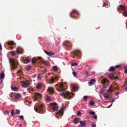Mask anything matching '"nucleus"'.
Instances as JSON below:
<instances>
[{"label":"nucleus","mask_w":127,"mask_h":127,"mask_svg":"<svg viewBox=\"0 0 127 127\" xmlns=\"http://www.w3.org/2000/svg\"><path fill=\"white\" fill-rule=\"evenodd\" d=\"M0 49L1 50H2V47L1 46V45L0 44Z\"/></svg>","instance_id":"obj_53"},{"label":"nucleus","mask_w":127,"mask_h":127,"mask_svg":"<svg viewBox=\"0 0 127 127\" xmlns=\"http://www.w3.org/2000/svg\"><path fill=\"white\" fill-rule=\"evenodd\" d=\"M32 67L31 66H28L26 68V70H28L30 69Z\"/></svg>","instance_id":"obj_26"},{"label":"nucleus","mask_w":127,"mask_h":127,"mask_svg":"<svg viewBox=\"0 0 127 127\" xmlns=\"http://www.w3.org/2000/svg\"><path fill=\"white\" fill-rule=\"evenodd\" d=\"M103 96L105 98H109V96L108 95L106 94H103Z\"/></svg>","instance_id":"obj_24"},{"label":"nucleus","mask_w":127,"mask_h":127,"mask_svg":"<svg viewBox=\"0 0 127 127\" xmlns=\"http://www.w3.org/2000/svg\"><path fill=\"white\" fill-rule=\"evenodd\" d=\"M79 14V13L78 11H77L76 10H73L70 13V16L71 17H72L74 18L75 19H76V18L75 17V15H74L73 16H72V14Z\"/></svg>","instance_id":"obj_2"},{"label":"nucleus","mask_w":127,"mask_h":127,"mask_svg":"<svg viewBox=\"0 0 127 127\" xmlns=\"http://www.w3.org/2000/svg\"><path fill=\"white\" fill-rule=\"evenodd\" d=\"M115 98H114L111 101H110L111 102H113L115 100Z\"/></svg>","instance_id":"obj_49"},{"label":"nucleus","mask_w":127,"mask_h":127,"mask_svg":"<svg viewBox=\"0 0 127 127\" xmlns=\"http://www.w3.org/2000/svg\"><path fill=\"white\" fill-rule=\"evenodd\" d=\"M9 61L12 63L13 66H14L15 67H16V65L18 63L14 59H9Z\"/></svg>","instance_id":"obj_5"},{"label":"nucleus","mask_w":127,"mask_h":127,"mask_svg":"<svg viewBox=\"0 0 127 127\" xmlns=\"http://www.w3.org/2000/svg\"><path fill=\"white\" fill-rule=\"evenodd\" d=\"M72 73L73 75H74V76L75 77H76V72L74 71H73L72 72Z\"/></svg>","instance_id":"obj_34"},{"label":"nucleus","mask_w":127,"mask_h":127,"mask_svg":"<svg viewBox=\"0 0 127 127\" xmlns=\"http://www.w3.org/2000/svg\"><path fill=\"white\" fill-rule=\"evenodd\" d=\"M43 106L42 105L36 106L34 108V109L35 111L38 112L42 109Z\"/></svg>","instance_id":"obj_1"},{"label":"nucleus","mask_w":127,"mask_h":127,"mask_svg":"<svg viewBox=\"0 0 127 127\" xmlns=\"http://www.w3.org/2000/svg\"><path fill=\"white\" fill-rule=\"evenodd\" d=\"M14 109L12 110L11 112V114L12 116H14Z\"/></svg>","instance_id":"obj_30"},{"label":"nucleus","mask_w":127,"mask_h":127,"mask_svg":"<svg viewBox=\"0 0 127 127\" xmlns=\"http://www.w3.org/2000/svg\"><path fill=\"white\" fill-rule=\"evenodd\" d=\"M110 70L111 71H113L115 70V67L113 66H111L109 68Z\"/></svg>","instance_id":"obj_19"},{"label":"nucleus","mask_w":127,"mask_h":127,"mask_svg":"<svg viewBox=\"0 0 127 127\" xmlns=\"http://www.w3.org/2000/svg\"><path fill=\"white\" fill-rule=\"evenodd\" d=\"M19 118L21 120H23L24 119V117L23 116L21 115L19 117Z\"/></svg>","instance_id":"obj_29"},{"label":"nucleus","mask_w":127,"mask_h":127,"mask_svg":"<svg viewBox=\"0 0 127 127\" xmlns=\"http://www.w3.org/2000/svg\"><path fill=\"white\" fill-rule=\"evenodd\" d=\"M15 52L14 51H12L11 52V54L13 56H14L15 55Z\"/></svg>","instance_id":"obj_44"},{"label":"nucleus","mask_w":127,"mask_h":127,"mask_svg":"<svg viewBox=\"0 0 127 127\" xmlns=\"http://www.w3.org/2000/svg\"><path fill=\"white\" fill-rule=\"evenodd\" d=\"M119 65H116L115 66V67H119Z\"/></svg>","instance_id":"obj_57"},{"label":"nucleus","mask_w":127,"mask_h":127,"mask_svg":"<svg viewBox=\"0 0 127 127\" xmlns=\"http://www.w3.org/2000/svg\"><path fill=\"white\" fill-rule=\"evenodd\" d=\"M80 123L81 125V126H82V127L83 126H85L86 125L85 122L80 121Z\"/></svg>","instance_id":"obj_13"},{"label":"nucleus","mask_w":127,"mask_h":127,"mask_svg":"<svg viewBox=\"0 0 127 127\" xmlns=\"http://www.w3.org/2000/svg\"><path fill=\"white\" fill-rule=\"evenodd\" d=\"M3 113L4 114H9V112L7 111H6L4 112Z\"/></svg>","instance_id":"obj_40"},{"label":"nucleus","mask_w":127,"mask_h":127,"mask_svg":"<svg viewBox=\"0 0 127 127\" xmlns=\"http://www.w3.org/2000/svg\"><path fill=\"white\" fill-rule=\"evenodd\" d=\"M57 79V78L56 77H52L50 80V83L51 84L54 82V80Z\"/></svg>","instance_id":"obj_14"},{"label":"nucleus","mask_w":127,"mask_h":127,"mask_svg":"<svg viewBox=\"0 0 127 127\" xmlns=\"http://www.w3.org/2000/svg\"><path fill=\"white\" fill-rule=\"evenodd\" d=\"M112 103L111 105L107 107V108H109L111 107L112 105Z\"/></svg>","instance_id":"obj_52"},{"label":"nucleus","mask_w":127,"mask_h":127,"mask_svg":"<svg viewBox=\"0 0 127 127\" xmlns=\"http://www.w3.org/2000/svg\"><path fill=\"white\" fill-rule=\"evenodd\" d=\"M48 91L51 94H52L54 93V90L53 88L50 87L48 88Z\"/></svg>","instance_id":"obj_7"},{"label":"nucleus","mask_w":127,"mask_h":127,"mask_svg":"<svg viewBox=\"0 0 127 127\" xmlns=\"http://www.w3.org/2000/svg\"><path fill=\"white\" fill-rule=\"evenodd\" d=\"M35 76H36V75L34 74V75H33L32 76L34 77H35Z\"/></svg>","instance_id":"obj_62"},{"label":"nucleus","mask_w":127,"mask_h":127,"mask_svg":"<svg viewBox=\"0 0 127 127\" xmlns=\"http://www.w3.org/2000/svg\"><path fill=\"white\" fill-rule=\"evenodd\" d=\"M124 72L125 73H127V68L125 69Z\"/></svg>","instance_id":"obj_54"},{"label":"nucleus","mask_w":127,"mask_h":127,"mask_svg":"<svg viewBox=\"0 0 127 127\" xmlns=\"http://www.w3.org/2000/svg\"><path fill=\"white\" fill-rule=\"evenodd\" d=\"M53 69L54 71H56L57 70L58 68L57 67L55 66L53 67Z\"/></svg>","instance_id":"obj_25"},{"label":"nucleus","mask_w":127,"mask_h":127,"mask_svg":"<svg viewBox=\"0 0 127 127\" xmlns=\"http://www.w3.org/2000/svg\"><path fill=\"white\" fill-rule=\"evenodd\" d=\"M41 57H38V59H41Z\"/></svg>","instance_id":"obj_61"},{"label":"nucleus","mask_w":127,"mask_h":127,"mask_svg":"<svg viewBox=\"0 0 127 127\" xmlns=\"http://www.w3.org/2000/svg\"><path fill=\"white\" fill-rule=\"evenodd\" d=\"M13 95V93H10L9 94V96L10 97H12Z\"/></svg>","instance_id":"obj_46"},{"label":"nucleus","mask_w":127,"mask_h":127,"mask_svg":"<svg viewBox=\"0 0 127 127\" xmlns=\"http://www.w3.org/2000/svg\"><path fill=\"white\" fill-rule=\"evenodd\" d=\"M76 127H82V126L80 125L78 126H77Z\"/></svg>","instance_id":"obj_60"},{"label":"nucleus","mask_w":127,"mask_h":127,"mask_svg":"<svg viewBox=\"0 0 127 127\" xmlns=\"http://www.w3.org/2000/svg\"><path fill=\"white\" fill-rule=\"evenodd\" d=\"M11 90L14 91H16L17 90V88L16 87H13L11 86Z\"/></svg>","instance_id":"obj_16"},{"label":"nucleus","mask_w":127,"mask_h":127,"mask_svg":"<svg viewBox=\"0 0 127 127\" xmlns=\"http://www.w3.org/2000/svg\"><path fill=\"white\" fill-rule=\"evenodd\" d=\"M126 91H127V86L126 87Z\"/></svg>","instance_id":"obj_64"},{"label":"nucleus","mask_w":127,"mask_h":127,"mask_svg":"<svg viewBox=\"0 0 127 127\" xmlns=\"http://www.w3.org/2000/svg\"><path fill=\"white\" fill-rule=\"evenodd\" d=\"M74 121L75 122L78 123V120L77 118H75L74 120Z\"/></svg>","instance_id":"obj_39"},{"label":"nucleus","mask_w":127,"mask_h":127,"mask_svg":"<svg viewBox=\"0 0 127 127\" xmlns=\"http://www.w3.org/2000/svg\"><path fill=\"white\" fill-rule=\"evenodd\" d=\"M22 86L23 87H25L28 85H29V81L28 80H26L25 82H24L21 81Z\"/></svg>","instance_id":"obj_3"},{"label":"nucleus","mask_w":127,"mask_h":127,"mask_svg":"<svg viewBox=\"0 0 127 127\" xmlns=\"http://www.w3.org/2000/svg\"><path fill=\"white\" fill-rule=\"evenodd\" d=\"M52 108L53 110L55 111L57 110L58 109V107L56 106H53Z\"/></svg>","instance_id":"obj_15"},{"label":"nucleus","mask_w":127,"mask_h":127,"mask_svg":"<svg viewBox=\"0 0 127 127\" xmlns=\"http://www.w3.org/2000/svg\"><path fill=\"white\" fill-rule=\"evenodd\" d=\"M85 73L86 75L87 76V77L89 76L88 73L87 71H86L85 72Z\"/></svg>","instance_id":"obj_47"},{"label":"nucleus","mask_w":127,"mask_h":127,"mask_svg":"<svg viewBox=\"0 0 127 127\" xmlns=\"http://www.w3.org/2000/svg\"><path fill=\"white\" fill-rule=\"evenodd\" d=\"M90 114H91V115H94L95 114V112L93 111H91L90 112Z\"/></svg>","instance_id":"obj_35"},{"label":"nucleus","mask_w":127,"mask_h":127,"mask_svg":"<svg viewBox=\"0 0 127 127\" xmlns=\"http://www.w3.org/2000/svg\"><path fill=\"white\" fill-rule=\"evenodd\" d=\"M69 92H67L65 93L63 92L61 93L59 95L61 96L64 95L65 97H66V96L69 95Z\"/></svg>","instance_id":"obj_8"},{"label":"nucleus","mask_w":127,"mask_h":127,"mask_svg":"<svg viewBox=\"0 0 127 127\" xmlns=\"http://www.w3.org/2000/svg\"><path fill=\"white\" fill-rule=\"evenodd\" d=\"M36 60V59L34 58H33V59H32V63H34L35 62V61Z\"/></svg>","instance_id":"obj_32"},{"label":"nucleus","mask_w":127,"mask_h":127,"mask_svg":"<svg viewBox=\"0 0 127 127\" xmlns=\"http://www.w3.org/2000/svg\"><path fill=\"white\" fill-rule=\"evenodd\" d=\"M77 87H75V86H73V87H72V88H73V89L74 90H75L77 89Z\"/></svg>","instance_id":"obj_45"},{"label":"nucleus","mask_w":127,"mask_h":127,"mask_svg":"<svg viewBox=\"0 0 127 127\" xmlns=\"http://www.w3.org/2000/svg\"><path fill=\"white\" fill-rule=\"evenodd\" d=\"M63 45L64 47H65L67 46V44L65 42H64L63 44Z\"/></svg>","instance_id":"obj_42"},{"label":"nucleus","mask_w":127,"mask_h":127,"mask_svg":"<svg viewBox=\"0 0 127 127\" xmlns=\"http://www.w3.org/2000/svg\"><path fill=\"white\" fill-rule=\"evenodd\" d=\"M81 53V51L79 50H74L72 52V53L75 55L80 54Z\"/></svg>","instance_id":"obj_6"},{"label":"nucleus","mask_w":127,"mask_h":127,"mask_svg":"<svg viewBox=\"0 0 127 127\" xmlns=\"http://www.w3.org/2000/svg\"><path fill=\"white\" fill-rule=\"evenodd\" d=\"M83 98H84V101H87V99L88 98V97L86 95H84V96Z\"/></svg>","instance_id":"obj_27"},{"label":"nucleus","mask_w":127,"mask_h":127,"mask_svg":"<svg viewBox=\"0 0 127 127\" xmlns=\"http://www.w3.org/2000/svg\"><path fill=\"white\" fill-rule=\"evenodd\" d=\"M77 122H74V124H77Z\"/></svg>","instance_id":"obj_63"},{"label":"nucleus","mask_w":127,"mask_h":127,"mask_svg":"<svg viewBox=\"0 0 127 127\" xmlns=\"http://www.w3.org/2000/svg\"><path fill=\"white\" fill-rule=\"evenodd\" d=\"M43 64L44 65H46V62L45 61H44L43 62Z\"/></svg>","instance_id":"obj_55"},{"label":"nucleus","mask_w":127,"mask_h":127,"mask_svg":"<svg viewBox=\"0 0 127 127\" xmlns=\"http://www.w3.org/2000/svg\"><path fill=\"white\" fill-rule=\"evenodd\" d=\"M64 90V89L63 88H61V91H63Z\"/></svg>","instance_id":"obj_58"},{"label":"nucleus","mask_w":127,"mask_h":127,"mask_svg":"<svg viewBox=\"0 0 127 127\" xmlns=\"http://www.w3.org/2000/svg\"><path fill=\"white\" fill-rule=\"evenodd\" d=\"M92 118L95 119H97V116L96 115H94L92 116Z\"/></svg>","instance_id":"obj_33"},{"label":"nucleus","mask_w":127,"mask_h":127,"mask_svg":"<svg viewBox=\"0 0 127 127\" xmlns=\"http://www.w3.org/2000/svg\"><path fill=\"white\" fill-rule=\"evenodd\" d=\"M30 88H28L27 89V90L28 91H29L30 90Z\"/></svg>","instance_id":"obj_59"},{"label":"nucleus","mask_w":127,"mask_h":127,"mask_svg":"<svg viewBox=\"0 0 127 127\" xmlns=\"http://www.w3.org/2000/svg\"><path fill=\"white\" fill-rule=\"evenodd\" d=\"M123 15L125 17L127 16V12L125 11H124L123 13Z\"/></svg>","instance_id":"obj_23"},{"label":"nucleus","mask_w":127,"mask_h":127,"mask_svg":"<svg viewBox=\"0 0 127 127\" xmlns=\"http://www.w3.org/2000/svg\"><path fill=\"white\" fill-rule=\"evenodd\" d=\"M62 109H61L60 111H58L57 114L60 115H63L64 114V111L63 109L65 108V107L64 106H62L61 107Z\"/></svg>","instance_id":"obj_4"},{"label":"nucleus","mask_w":127,"mask_h":127,"mask_svg":"<svg viewBox=\"0 0 127 127\" xmlns=\"http://www.w3.org/2000/svg\"><path fill=\"white\" fill-rule=\"evenodd\" d=\"M94 103L93 101H91L90 102L89 104L90 105H93L94 104Z\"/></svg>","instance_id":"obj_28"},{"label":"nucleus","mask_w":127,"mask_h":127,"mask_svg":"<svg viewBox=\"0 0 127 127\" xmlns=\"http://www.w3.org/2000/svg\"><path fill=\"white\" fill-rule=\"evenodd\" d=\"M56 103L55 102H54L53 103H50L51 105L53 106H56Z\"/></svg>","instance_id":"obj_36"},{"label":"nucleus","mask_w":127,"mask_h":127,"mask_svg":"<svg viewBox=\"0 0 127 127\" xmlns=\"http://www.w3.org/2000/svg\"><path fill=\"white\" fill-rule=\"evenodd\" d=\"M20 112V111L19 110L17 109L16 110L15 114H19Z\"/></svg>","instance_id":"obj_21"},{"label":"nucleus","mask_w":127,"mask_h":127,"mask_svg":"<svg viewBox=\"0 0 127 127\" xmlns=\"http://www.w3.org/2000/svg\"><path fill=\"white\" fill-rule=\"evenodd\" d=\"M14 43L13 42L10 41L9 42L8 44L10 45H12L14 44Z\"/></svg>","instance_id":"obj_43"},{"label":"nucleus","mask_w":127,"mask_h":127,"mask_svg":"<svg viewBox=\"0 0 127 127\" xmlns=\"http://www.w3.org/2000/svg\"><path fill=\"white\" fill-rule=\"evenodd\" d=\"M41 86V84L40 83H38L37 84V85L36 86V88L37 89H39Z\"/></svg>","instance_id":"obj_12"},{"label":"nucleus","mask_w":127,"mask_h":127,"mask_svg":"<svg viewBox=\"0 0 127 127\" xmlns=\"http://www.w3.org/2000/svg\"><path fill=\"white\" fill-rule=\"evenodd\" d=\"M78 65V64L76 63L71 64V65L72 66H77Z\"/></svg>","instance_id":"obj_20"},{"label":"nucleus","mask_w":127,"mask_h":127,"mask_svg":"<svg viewBox=\"0 0 127 127\" xmlns=\"http://www.w3.org/2000/svg\"><path fill=\"white\" fill-rule=\"evenodd\" d=\"M77 114L78 116H80L81 115V113L80 111H79L77 112Z\"/></svg>","instance_id":"obj_38"},{"label":"nucleus","mask_w":127,"mask_h":127,"mask_svg":"<svg viewBox=\"0 0 127 127\" xmlns=\"http://www.w3.org/2000/svg\"><path fill=\"white\" fill-rule=\"evenodd\" d=\"M107 5V4L105 3V2H103V7H104V6H106Z\"/></svg>","instance_id":"obj_48"},{"label":"nucleus","mask_w":127,"mask_h":127,"mask_svg":"<svg viewBox=\"0 0 127 127\" xmlns=\"http://www.w3.org/2000/svg\"><path fill=\"white\" fill-rule=\"evenodd\" d=\"M119 94V93H118V92H117V93H116L115 95H118Z\"/></svg>","instance_id":"obj_56"},{"label":"nucleus","mask_w":127,"mask_h":127,"mask_svg":"<svg viewBox=\"0 0 127 127\" xmlns=\"http://www.w3.org/2000/svg\"><path fill=\"white\" fill-rule=\"evenodd\" d=\"M50 100V98L49 97V96H47H47H46V100L47 101H49Z\"/></svg>","instance_id":"obj_22"},{"label":"nucleus","mask_w":127,"mask_h":127,"mask_svg":"<svg viewBox=\"0 0 127 127\" xmlns=\"http://www.w3.org/2000/svg\"><path fill=\"white\" fill-rule=\"evenodd\" d=\"M119 6L120 7L122 10H125V8H124V7L123 6V5H119Z\"/></svg>","instance_id":"obj_37"},{"label":"nucleus","mask_w":127,"mask_h":127,"mask_svg":"<svg viewBox=\"0 0 127 127\" xmlns=\"http://www.w3.org/2000/svg\"><path fill=\"white\" fill-rule=\"evenodd\" d=\"M16 52L18 54H20L21 53V52L17 49H16Z\"/></svg>","instance_id":"obj_41"},{"label":"nucleus","mask_w":127,"mask_h":127,"mask_svg":"<svg viewBox=\"0 0 127 127\" xmlns=\"http://www.w3.org/2000/svg\"><path fill=\"white\" fill-rule=\"evenodd\" d=\"M30 60L29 58L27 57L26 58V61L25 62V63L28 64L30 62Z\"/></svg>","instance_id":"obj_18"},{"label":"nucleus","mask_w":127,"mask_h":127,"mask_svg":"<svg viewBox=\"0 0 127 127\" xmlns=\"http://www.w3.org/2000/svg\"><path fill=\"white\" fill-rule=\"evenodd\" d=\"M41 95L40 94L38 93H36L35 95V96L36 99L40 97Z\"/></svg>","instance_id":"obj_10"},{"label":"nucleus","mask_w":127,"mask_h":127,"mask_svg":"<svg viewBox=\"0 0 127 127\" xmlns=\"http://www.w3.org/2000/svg\"><path fill=\"white\" fill-rule=\"evenodd\" d=\"M40 74H38V77H37V78H39L40 77Z\"/></svg>","instance_id":"obj_50"},{"label":"nucleus","mask_w":127,"mask_h":127,"mask_svg":"<svg viewBox=\"0 0 127 127\" xmlns=\"http://www.w3.org/2000/svg\"><path fill=\"white\" fill-rule=\"evenodd\" d=\"M21 96H22V95H21L19 93H18L17 94V95L16 97V99H18L19 98V97H21Z\"/></svg>","instance_id":"obj_17"},{"label":"nucleus","mask_w":127,"mask_h":127,"mask_svg":"<svg viewBox=\"0 0 127 127\" xmlns=\"http://www.w3.org/2000/svg\"><path fill=\"white\" fill-rule=\"evenodd\" d=\"M95 80L94 79H92L90 80V81L88 83L91 85H92L95 82Z\"/></svg>","instance_id":"obj_11"},{"label":"nucleus","mask_w":127,"mask_h":127,"mask_svg":"<svg viewBox=\"0 0 127 127\" xmlns=\"http://www.w3.org/2000/svg\"><path fill=\"white\" fill-rule=\"evenodd\" d=\"M96 125L94 123H92L91 127H96Z\"/></svg>","instance_id":"obj_31"},{"label":"nucleus","mask_w":127,"mask_h":127,"mask_svg":"<svg viewBox=\"0 0 127 127\" xmlns=\"http://www.w3.org/2000/svg\"><path fill=\"white\" fill-rule=\"evenodd\" d=\"M44 52L48 56L50 57H52V55H53L55 54L54 53H51L49 52H47L46 50H44Z\"/></svg>","instance_id":"obj_9"},{"label":"nucleus","mask_w":127,"mask_h":127,"mask_svg":"<svg viewBox=\"0 0 127 127\" xmlns=\"http://www.w3.org/2000/svg\"><path fill=\"white\" fill-rule=\"evenodd\" d=\"M109 78L111 79H113L114 78V77L113 76H112L110 77H109Z\"/></svg>","instance_id":"obj_51"}]
</instances>
